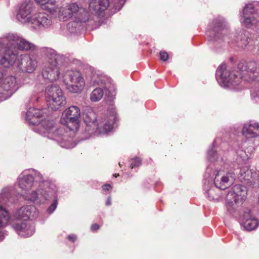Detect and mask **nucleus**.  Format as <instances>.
<instances>
[{
	"label": "nucleus",
	"instance_id": "16",
	"mask_svg": "<svg viewBox=\"0 0 259 259\" xmlns=\"http://www.w3.org/2000/svg\"><path fill=\"white\" fill-rule=\"evenodd\" d=\"M243 24L246 27L259 30V12L252 4L245 5L243 10Z\"/></svg>",
	"mask_w": 259,
	"mask_h": 259
},
{
	"label": "nucleus",
	"instance_id": "34",
	"mask_svg": "<svg viewBox=\"0 0 259 259\" xmlns=\"http://www.w3.org/2000/svg\"><path fill=\"white\" fill-rule=\"evenodd\" d=\"M251 96L255 102L259 103V87H255L251 91Z\"/></svg>",
	"mask_w": 259,
	"mask_h": 259
},
{
	"label": "nucleus",
	"instance_id": "6",
	"mask_svg": "<svg viewBox=\"0 0 259 259\" xmlns=\"http://www.w3.org/2000/svg\"><path fill=\"white\" fill-rule=\"evenodd\" d=\"M43 113L42 110L30 107L26 112V119L29 123L36 125L33 129L35 132L54 139L58 135L59 130L53 120L45 119L40 122L38 118Z\"/></svg>",
	"mask_w": 259,
	"mask_h": 259
},
{
	"label": "nucleus",
	"instance_id": "15",
	"mask_svg": "<svg viewBox=\"0 0 259 259\" xmlns=\"http://www.w3.org/2000/svg\"><path fill=\"white\" fill-rule=\"evenodd\" d=\"M125 0H89V8L91 11L100 14L111 6L116 11H119Z\"/></svg>",
	"mask_w": 259,
	"mask_h": 259
},
{
	"label": "nucleus",
	"instance_id": "3",
	"mask_svg": "<svg viewBox=\"0 0 259 259\" xmlns=\"http://www.w3.org/2000/svg\"><path fill=\"white\" fill-rule=\"evenodd\" d=\"M5 39L7 50L4 56L0 57V64L6 68L10 67L14 64L16 66L19 51H33L36 49L35 45L17 33H8Z\"/></svg>",
	"mask_w": 259,
	"mask_h": 259
},
{
	"label": "nucleus",
	"instance_id": "35",
	"mask_svg": "<svg viewBox=\"0 0 259 259\" xmlns=\"http://www.w3.org/2000/svg\"><path fill=\"white\" fill-rule=\"evenodd\" d=\"M141 164V160L138 157L133 158L131 159L130 167L133 168L136 166H139Z\"/></svg>",
	"mask_w": 259,
	"mask_h": 259
},
{
	"label": "nucleus",
	"instance_id": "19",
	"mask_svg": "<svg viewBox=\"0 0 259 259\" xmlns=\"http://www.w3.org/2000/svg\"><path fill=\"white\" fill-rule=\"evenodd\" d=\"M83 119L86 124L84 137L82 140H86L90 138L94 133L95 130H99L98 124L97 122L96 113L92 110H87L83 114Z\"/></svg>",
	"mask_w": 259,
	"mask_h": 259
},
{
	"label": "nucleus",
	"instance_id": "20",
	"mask_svg": "<svg viewBox=\"0 0 259 259\" xmlns=\"http://www.w3.org/2000/svg\"><path fill=\"white\" fill-rule=\"evenodd\" d=\"M52 23L51 17L45 12L33 14L30 24L35 29L41 30L50 27Z\"/></svg>",
	"mask_w": 259,
	"mask_h": 259
},
{
	"label": "nucleus",
	"instance_id": "31",
	"mask_svg": "<svg viewBox=\"0 0 259 259\" xmlns=\"http://www.w3.org/2000/svg\"><path fill=\"white\" fill-rule=\"evenodd\" d=\"M91 81L92 82L93 85H99L104 88H107L105 83V78L102 76L94 74L92 78Z\"/></svg>",
	"mask_w": 259,
	"mask_h": 259
},
{
	"label": "nucleus",
	"instance_id": "29",
	"mask_svg": "<svg viewBox=\"0 0 259 259\" xmlns=\"http://www.w3.org/2000/svg\"><path fill=\"white\" fill-rule=\"evenodd\" d=\"M207 158L209 161L211 162L217 161L220 164L224 163L223 158L221 157L220 158L218 156V153L215 150L213 149V148H210L207 153Z\"/></svg>",
	"mask_w": 259,
	"mask_h": 259
},
{
	"label": "nucleus",
	"instance_id": "21",
	"mask_svg": "<svg viewBox=\"0 0 259 259\" xmlns=\"http://www.w3.org/2000/svg\"><path fill=\"white\" fill-rule=\"evenodd\" d=\"M37 65V61L30 56L21 55L20 59L16 63V67L20 71L27 73H32L35 70Z\"/></svg>",
	"mask_w": 259,
	"mask_h": 259
},
{
	"label": "nucleus",
	"instance_id": "44",
	"mask_svg": "<svg viewBox=\"0 0 259 259\" xmlns=\"http://www.w3.org/2000/svg\"><path fill=\"white\" fill-rule=\"evenodd\" d=\"M106 205L109 206L111 204V197H109L106 202Z\"/></svg>",
	"mask_w": 259,
	"mask_h": 259
},
{
	"label": "nucleus",
	"instance_id": "24",
	"mask_svg": "<svg viewBox=\"0 0 259 259\" xmlns=\"http://www.w3.org/2000/svg\"><path fill=\"white\" fill-rule=\"evenodd\" d=\"M242 133L246 139L259 137V123L254 120L247 122L243 125Z\"/></svg>",
	"mask_w": 259,
	"mask_h": 259
},
{
	"label": "nucleus",
	"instance_id": "42",
	"mask_svg": "<svg viewBox=\"0 0 259 259\" xmlns=\"http://www.w3.org/2000/svg\"><path fill=\"white\" fill-rule=\"evenodd\" d=\"M103 189L105 191H108L111 188V186L109 184H105L102 187Z\"/></svg>",
	"mask_w": 259,
	"mask_h": 259
},
{
	"label": "nucleus",
	"instance_id": "4",
	"mask_svg": "<svg viewBox=\"0 0 259 259\" xmlns=\"http://www.w3.org/2000/svg\"><path fill=\"white\" fill-rule=\"evenodd\" d=\"M58 16L59 18L63 21L72 18L73 21L67 25V28L71 33H76L80 31L86 25L87 23L90 21L89 12L76 3H71L65 7L60 8Z\"/></svg>",
	"mask_w": 259,
	"mask_h": 259
},
{
	"label": "nucleus",
	"instance_id": "41",
	"mask_svg": "<svg viewBox=\"0 0 259 259\" xmlns=\"http://www.w3.org/2000/svg\"><path fill=\"white\" fill-rule=\"evenodd\" d=\"M100 228V226L97 224H94L91 226V230L93 231H97Z\"/></svg>",
	"mask_w": 259,
	"mask_h": 259
},
{
	"label": "nucleus",
	"instance_id": "40",
	"mask_svg": "<svg viewBox=\"0 0 259 259\" xmlns=\"http://www.w3.org/2000/svg\"><path fill=\"white\" fill-rule=\"evenodd\" d=\"M39 97L34 95H32L30 98L31 102L34 103V102H37L38 101Z\"/></svg>",
	"mask_w": 259,
	"mask_h": 259
},
{
	"label": "nucleus",
	"instance_id": "38",
	"mask_svg": "<svg viewBox=\"0 0 259 259\" xmlns=\"http://www.w3.org/2000/svg\"><path fill=\"white\" fill-rule=\"evenodd\" d=\"M7 235L8 234L6 231L0 230V242L2 241Z\"/></svg>",
	"mask_w": 259,
	"mask_h": 259
},
{
	"label": "nucleus",
	"instance_id": "5",
	"mask_svg": "<svg viewBox=\"0 0 259 259\" xmlns=\"http://www.w3.org/2000/svg\"><path fill=\"white\" fill-rule=\"evenodd\" d=\"M42 56L47 60L42 70V75L45 79L53 82L60 77L59 65L65 61V57L52 48H43L41 50Z\"/></svg>",
	"mask_w": 259,
	"mask_h": 259
},
{
	"label": "nucleus",
	"instance_id": "27",
	"mask_svg": "<svg viewBox=\"0 0 259 259\" xmlns=\"http://www.w3.org/2000/svg\"><path fill=\"white\" fill-rule=\"evenodd\" d=\"M18 193L13 187H6L1 192L2 201L6 202L7 201L14 202V197L16 196Z\"/></svg>",
	"mask_w": 259,
	"mask_h": 259
},
{
	"label": "nucleus",
	"instance_id": "33",
	"mask_svg": "<svg viewBox=\"0 0 259 259\" xmlns=\"http://www.w3.org/2000/svg\"><path fill=\"white\" fill-rule=\"evenodd\" d=\"M45 4L47 5L46 8L51 12L53 13L57 11L58 7L56 5V2L55 1H49L48 0Z\"/></svg>",
	"mask_w": 259,
	"mask_h": 259
},
{
	"label": "nucleus",
	"instance_id": "10",
	"mask_svg": "<svg viewBox=\"0 0 259 259\" xmlns=\"http://www.w3.org/2000/svg\"><path fill=\"white\" fill-rule=\"evenodd\" d=\"M63 76L66 88L69 92L78 94L83 90L85 81L79 71L75 70H67Z\"/></svg>",
	"mask_w": 259,
	"mask_h": 259
},
{
	"label": "nucleus",
	"instance_id": "47",
	"mask_svg": "<svg viewBox=\"0 0 259 259\" xmlns=\"http://www.w3.org/2000/svg\"><path fill=\"white\" fill-rule=\"evenodd\" d=\"M119 165H121V163H120V162H119Z\"/></svg>",
	"mask_w": 259,
	"mask_h": 259
},
{
	"label": "nucleus",
	"instance_id": "14",
	"mask_svg": "<svg viewBox=\"0 0 259 259\" xmlns=\"http://www.w3.org/2000/svg\"><path fill=\"white\" fill-rule=\"evenodd\" d=\"M18 88L16 78L12 75L4 77L0 71V100L3 101L10 97Z\"/></svg>",
	"mask_w": 259,
	"mask_h": 259
},
{
	"label": "nucleus",
	"instance_id": "30",
	"mask_svg": "<svg viewBox=\"0 0 259 259\" xmlns=\"http://www.w3.org/2000/svg\"><path fill=\"white\" fill-rule=\"evenodd\" d=\"M103 95V90L101 88H97L92 91L90 95V99L92 101L97 102L102 99Z\"/></svg>",
	"mask_w": 259,
	"mask_h": 259
},
{
	"label": "nucleus",
	"instance_id": "12",
	"mask_svg": "<svg viewBox=\"0 0 259 259\" xmlns=\"http://www.w3.org/2000/svg\"><path fill=\"white\" fill-rule=\"evenodd\" d=\"M45 182L42 176L34 169L24 171L18 177V183L19 187L23 190L27 191L30 189L34 182L42 183L40 185V190L44 188Z\"/></svg>",
	"mask_w": 259,
	"mask_h": 259
},
{
	"label": "nucleus",
	"instance_id": "32",
	"mask_svg": "<svg viewBox=\"0 0 259 259\" xmlns=\"http://www.w3.org/2000/svg\"><path fill=\"white\" fill-rule=\"evenodd\" d=\"M237 155V161L239 163H243L245 162L249 158L248 154H246L245 151L239 150L236 152Z\"/></svg>",
	"mask_w": 259,
	"mask_h": 259
},
{
	"label": "nucleus",
	"instance_id": "7",
	"mask_svg": "<svg viewBox=\"0 0 259 259\" xmlns=\"http://www.w3.org/2000/svg\"><path fill=\"white\" fill-rule=\"evenodd\" d=\"M44 187L40 190L26 194L23 197L26 200L33 201L37 204L52 201L47 209L48 213L51 214L56 209L58 204L56 186L53 183L45 182Z\"/></svg>",
	"mask_w": 259,
	"mask_h": 259
},
{
	"label": "nucleus",
	"instance_id": "36",
	"mask_svg": "<svg viewBox=\"0 0 259 259\" xmlns=\"http://www.w3.org/2000/svg\"><path fill=\"white\" fill-rule=\"evenodd\" d=\"M75 145V144L72 143L69 141L66 142H62L61 143V146L66 149L72 148L74 147Z\"/></svg>",
	"mask_w": 259,
	"mask_h": 259
},
{
	"label": "nucleus",
	"instance_id": "26",
	"mask_svg": "<svg viewBox=\"0 0 259 259\" xmlns=\"http://www.w3.org/2000/svg\"><path fill=\"white\" fill-rule=\"evenodd\" d=\"M209 184V181L205 180L204 190L206 196L210 200L219 201L222 197V192L221 191V190H220L216 187H211L208 188Z\"/></svg>",
	"mask_w": 259,
	"mask_h": 259
},
{
	"label": "nucleus",
	"instance_id": "23",
	"mask_svg": "<svg viewBox=\"0 0 259 259\" xmlns=\"http://www.w3.org/2000/svg\"><path fill=\"white\" fill-rule=\"evenodd\" d=\"M32 11V4L30 2L23 3L16 15L17 20L22 23H28L29 24L33 15Z\"/></svg>",
	"mask_w": 259,
	"mask_h": 259
},
{
	"label": "nucleus",
	"instance_id": "17",
	"mask_svg": "<svg viewBox=\"0 0 259 259\" xmlns=\"http://www.w3.org/2000/svg\"><path fill=\"white\" fill-rule=\"evenodd\" d=\"M214 175V185L217 188L221 190H225L232 185L236 179L235 172L231 170L227 172L221 170H215Z\"/></svg>",
	"mask_w": 259,
	"mask_h": 259
},
{
	"label": "nucleus",
	"instance_id": "9",
	"mask_svg": "<svg viewBox=\"0 0 259 259\" xmlns=\"http://www.w3.org/2000/svg\"><path fill=\"white\" fill-rule=\"evenodd\" d=\"M247 194L246 186L240 184L234 185L226 195V206L228 212L237 217L238 208L245 200Z\"/></svg>",
	"mask_w": 259,
	"mask_h": 259
},
{
	"label": "nucleus",
	"instance_id": "22",
	"mask_svg": "<svg viewBox=\"0 0 259 259\" xmlns=\"http://www.w3.org/2000/svg\"><path fill=\"white\" fill-rule=\"evenodd\" d=\"M250 210L244 208L239 215L241 224L245 230L251 231L256 229L259 225V221L251 214Z\"/></svg>",
	"mask_w": 259,
	"mask_h": 259
},
{
	"label": "nucleus",
	"instance_id": "45",
	"mask_svg": "<svg viewBox=\"0 0 259 259\" xmlns=\"http://www.w3.org/2000/svg\"><path fill=\"white\" fill-rule=\"evenodd\" d=\"M118 176H119V175H116V174L114 175V176L115 177H117Z\"/></svg>",
	"mask_w": 259,
	"mask_h": 259
},
{
	"label": "nucleus",
	"instance_id": "25",
	"mask_svg": "<svg viewBox=\"0 0 259 259\" xmlns=\"http://www.w3.org/2000/svg\"><path fill=\"white\" fill-rule=\"evenodd\" d=\"M117 115L114 110H112L109 114L105 115L102 118V122L100 123L103 126V132L107 133L117 126Z\"/></svg>",
	"mask_w": 259,
	"mask_h": 259
},
{
	"label": "nucleus",
	"instance_id": "46",
	"mask_svg": "<svg viewBox=\"0 0 259 259\" xmlns=\"http://www.w3.org/2000/svg\"><path fill=\"white\" fill-rule=\"evenodd\" d=\"M248 48H250V45H248ZM248 49H249V48H248ZM251 49H250L251 50Z\"/></svg>",
	"mask_w": 259,
	"mask_h": 259
},
{
	"label": "nucleus",
	"instance_id": "39",
	"mask_svg": "<svg viewBox=\"0 0 259 259\" xmlns=\"http://www.w3.org/2000/svg\"><path fill=\"white\" fill-rule=\"evenodd\" d=\"M68 239L70 241L74 242L76 239V236L74 234L69 235L68 236Z\"/></svg>",
	"mask_w": 259,
	"mask_h": 259
},
{
	"label": "nucleus",
	"instance_id": "8",
	"mask_svg": "<svg viewBox=\"0 0 259 259\" xmlns=\"http://www.w3.org/2000/svg\"><path fill=\"white\" fill-rule=\"evenodd\" d=\"M35 209L33 206L26 205L20 208L15 213L14 217L17 221L12 224V227L19 236L28 237L34 233V227L28 223L27 220L30 218L32 211Z\"/></svg>",
	"mask_w": 259,
	"mask_h": 259
},
{
	"label": "nucleus",
	"instance_id": "43",
	"mask_svg": "<svg viewBox=\"0 0 259 259\" xmlns=\"http://www.w3.org/2000/svg\"><path fill=\"white\" fill-rule=\"evenodd\" d=\"M211 168L208 166L206 168V174H205V177H206V175L208 174V177H209V175L211 173Z\"/></svg>",
	"mask_w": 259,
	"mask_h": 259
},
{
	"label": "nucleus",
	"instance_id": "18",
	"mask_svg": "<svg viewBox=\"0 0 259 259\" xmlns=\"http://www.w3.org/2000/svg\"><path fill=\"white\" fill-rule=\"evenodd\" d=\"M238 179L241 183L249 186H259V172L249 170L246 166L240 168Z\"/></svg>",
	"mask_w": 259,
	"mask_h": 259
},
{
	"label": "nucleus",
	"instance_id": "2",
	"mask_svg": "<svg viewBox=\"0 0 259 259\" xmlns=\"http://www.w3.org/2000/svg\"><path fill=\"white\" fill-rule=\"evenodd\" d=\"M230 30L226 20L221 16L214 18L207 26L206 32L208 40L214 47L220 48L227 44L234 45L241 49L247 48L250 38L244 31L234 35L233 38L229 36Z\"/></svg>",
	"mask_w": 259,
	"mask_h": 259
},
{
	"label": "nucleus",
	"instance_id": "11",
	"mask_svg": "<svg viewBox=\"0 0 259 259\" xmlns=\"http://www.w3.org/2000/svg\"><path fill=\"white\" fill-rule=\"evenodd\" d=\"M45 95L48 107L52 110L59 109L66 103V98L59 86L49 85L46 89Z\"/></svg>",
	"mask_w": 259,
	"mask_h": 259
},
{
	"label": "nucleus",
	"instance_id": "13",
	"mask_svg": "<svg viewBox=\"0 0 259 259\" xmlns=\"http://www.w3.org/2000/svg\"><path fill=\"white\" fill-rule=\"evenodd\" d=\"M80 119V109L77 106H71L63 112L60 121L70 131L76 132L79 128Z\"/></svg>",
	"mask_w": 259,
	"mask_h": 259
},
{
	"label": "nucleus",
	"instance_id": "28",
	"mask_svg": "<svg viewBox=\"0 0 259 259\" xmlns=\"http://www.w3.org/2000/svg\"><path fill=\"white\" fill-rule=\"evenodd\" d=\"M10 220L8 211L2 206L0 205V227L5 226Z\"/></svg>",
	"mask_w": 259,
	"mask_h": 259
},
{
	"label": "nucleus",
	"instance_id": "37",
	"mask_svg": "<svg viewBox=\"0 0 259 259\" xmlns=\"http://www.w3.org/2000/svg\"><path fill=\"white\" fill-rule=\"evenodd\" d=\"M160 59L163 61H166L168 58V55L167 52L165 51L161 52L160 53Z\"/></svg>",
	"mask_w": 259,
	"mask_h": 259
},
{
	"label": "nucleus",
	"instance_id": "1",
	"mask_svg": "<svg viewBox=\"0 0 259 259\" xmlns=\"http://www.w3.org/2000/svg\"><path fill=\"white\" fill-rule=\"evenodd\" d=\"M216 79L225 88H233L240 84L242 80L259 81V65L254 61L240 62L231 71L226 69L225 64H221L217 69Z\"/></svg>",
	"mask_w": 259,
	"mask_h": 259
}]
</instances>
